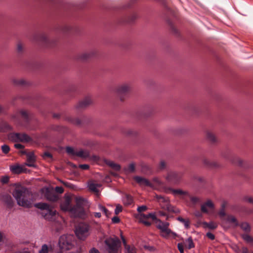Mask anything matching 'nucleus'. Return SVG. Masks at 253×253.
I'll use <instances>...</instances> for the list:
<instances>
[{"instance_id": "32", "label": "nucleus", "mask_w": 253, "mask_h": 253, "mask_svg": "<svg viewBox=\"0 0 253 253\" xmlns=\"http://www.w3.org/2000/svg\"><path fill=\"white\" fill-rule=\"evenodd\" d=\"M13 83L16 85H24L26 84V81L23 79H14Z\"/></svg>"}, {"instance_id": "2", "label": "nucleus", "mask_w": 253, "mask_h": 253, "mask_svg": "<svg viewBox=\"0 0 253 253\" xmlns=\"http://www.w3.org/2000/svg\"><path fill=\"white\" fill-rule=\"evenodd\" d=\"M74 237L72 235H63L59 240V247L62 252L70 250L74 247Z\"/></svg>"}, {"instance_id": "63", "label": "nucleus", "mask_w": 253, "mask_h": 253, "mask_svg": "<svg viewBox=\"0 0 253 253\" xmlns=\"http://www.w3.org/2000/svg\"><path fill=\"white\" fill-rule=\"evenodd\" d=\"M211 166L213 167H219V165L216 162H212L211 164Z\"/></svg>"}, {"instance_id": "24", "label": "nucleus", "mask_w": 253, "mask_h": 253, "mask_svg": "<svg viewBox=\"0 0 253 253\" xmlns=\"http://www.w3.org/2000/svg\"><path fill=\"white\" fill-rule=\"evenodd\" d=\"M105 163L112 169L116 171H119L121 169V166L120 165L114 163V162L109 160H105Z\"/></svg>"}, {"instance_id": "25", "label": "nucleus", "mask_w": 253, "mask_h": 253, "mask_svg": "<svg viewBox=\"0 0 253 253\" xmlns=\"http://www.w3.org/2000/svg\"><path fill=\"white\" fill-rule=\"evenodd\" d=\"M226 222H228L231 225L234 226H237L238 225V222L237 219L234 216L232 215H228L227 217Z\"/></svg>"}, {"instance_id": "4", "label": "nucleus", "mask_w": 253, "mask_h": 253, "mask_svg": "<svg viewBox=\"0 0 253 253\" xmlns=\"http://www.w3.org/2000/svg\"><path fill=\"white\" fill-rule=\"evenodd\" d=\"M155 197L163 209L170 212L175 213L180 212V210L178 209L170 204L169 198L158 195H156Z\"/></svg>"}, {"instance_id": "44", "label": "nucleus", "mask_w": 253, "mask_h": 253, "mask_svg": "<svg viewBox=\"0 0 253 253\" xmlns=\"http://www.w3.org/2000/svg\"><path fill=\"white\" fill-rule=\"evenodd\" d=\"M243 200L246 202H248V203H251V204H253V198L252 197H250V196L245 197L243 198Z\"/></svg>"}, {"instance_id": "21", "label": "nucleus", "mask_w": 253, "mask_h": 253, "mask_svg": "<svg viewBox=\"0 0 253 253\" xmlns=\"http://www.w3.org/2000/svg\"><path fill=\"white\" fill-rule=\"evenodd\" d=\"M206 207L209 209L212 210L214 209V204L211 200H207L205 203L201 205V211L204 213H208V211L206 210Z\"/></svg>"}, {"instance_id": "33", "label": "nucleus", "mask_w": 253, "mask_h": 253, "mask_svg": "<svg viewBox=\"0 0 253 253\" xmlns=\"http://www.w3.org/2000/svg\"><path fill=\"white\" fill-rule=\"evenodd\" d=\"M150 183L153 184L152 188H155L156 186H160L162 184V182L160 179L158 177L153 178L152 181Z\"/></svg>"}, {"instance_id": "16", "label": "nucleus", "mask_w": 253, "mask_h": 253, "mask_svg": "<svg viewBox=\"0 0 253 253\" xmlns=\"http://www.w3.org/2000/svg\"><path fill=\"white\" fill-rule=\"evenodd\" d=\"M93 103V100L90 97H86L79 102L77 105L78 108H85Z\"/></svg>"}, {"instance_id": "29", "label": "nucleus", "mask_w": 253, "mask_h": 253, "mask_svg": "<svg viewBox=\"0 0 253 253\" xmlns=\"http://www.w3.org/2000/svg\"><path fill=\"white\" fill-rule=\"evenodd\" d=\"M177 219L180 222L182 223L186 228L188 229L189 228L190 221L188 219H184L182 217L179 216L177 218Z\"/></svg>"}, {"instance_id": "9", "label": "nucleus", "mask_w": 253, "mask_h": 253, "mask_svg": "<svg viewBox=\"0 0 253 253\" xmlns=\"http://www.w3.org/2000/svg\"><path fill=\"white\" fill-rule=\"evenodd\" d=\"M9 138L13 141H20V142H29L32 139L31 138L25 133H11L9 136Z\"/></svg>"}, {"instance_id": "50", "label": "nucleus", "mask_w": 253, "mask_h": 253, "mask_svg": "<svg viewBox=\"0 0 253 253\" xmlns=\"http://www.w3.org/2000/svg\"><path fill=\"white\" fill-rule=\"evenodd\" d=\"M55 191L59 194H62L64 192V189L62 187H56L55 188Z\"/></svg>"}, {"instance_id": "11", "label": "nucleus", "mask_w": 253, "mask_h": 253, "mask_svg": "<svg viewBox=\"0 0 253 253\" xmlns=\"http://www.w3.org/2000/svg\"><path fill=\"white\" fill-rule=\"evenodd\" d=\"M131 90V86L130 84L124 83L118 85L116 88V92L117 94L122 100V96L126 94Z\"/></svg>"}, {"instance_id": "28", "label": "nucleus", "mask_w": 253, "mask_h": 253, "mask_svg": "<svg viewBox=\"0 0 253 253\" xmlns=\"http://www.w3.org/2000/svg\"><path fill=\"white\" fill-rule=\"evenodd\" d=\"M203 224L204 225L205 227L209 228L211 229H214L217 228V224L213 221L210 222L209 223L206 222H204Z\"/></svg>"}, {"instance_id": "12", "label": "nucleus", "mask_w": 253, "mask_h": 253, "mask_svg": "<svg viewBox=\"0 0 253 253\" xmlns=\"http://www.w3.org/2000/svg\"><path fill=\"white\" fill-rule=\"evenodd\" d=\"M182 176V174L180 172L170 171L168 173L166 179L168 181L173 184H178L181 180Z\"/></svg>"}, {"instance_id": "39", "label": "nucleus", "mask_w": 253, "mask_h": 253, "mask_svg": "<svg viewBox=\"0 0 253 253\" xmlns=\"http://www.w3.org/2000/svg\"><path fill=\"white\" fill-rule=\"evenodd\" d=\"M242 237L244 240L248 243H251L253 241V239L252 237L248 234H244Z\"/></svg>"}, {"instance_id": "58", "label": "nucleus", "mask_w": 253, "mask_h": 253, "mask_svg": "<svg viewBox=\"0 0 253 253\" xmlns=\"http://www.w3.org/2000/svg\"><path fill=\"white\" fill-rule=\"evenodd\" d=\"M72 122L76 125H79L81 124V121L79 119H76L75 120L72 121Z\"/></svg>"}, {"instance_id": "26", "label": "nucleus", "mask_w": 253, "mask_h": 253, "mask_svg": "<svg viewBox=\"0 0 253 253\" xmlns=\"http://www.w3.org/2000/svg\"><path fill=\"white\" fill-rule=\"evenodd\" d=\"M138 218L139 221L143 223L145 225L149 226L151 224V223L148 221V218H147V216H145V214H140Z\"/></svg>"}, {"instance_id": "59", "label": "nucleus", "mask_w": 253, "mask_h": 253, "mask_svg": "<svg viewBox=\"0 0 253 253\" xmlns=\"http://www.w3.org/2000/svg\"><path fill=\"white\" fill-rule=\"evenodd\" d=\"M14 147L17 148V149H23V146L20 144H14Z\"/></svg>"}, {"instance_id": "43", "label": "nucleus", "mask_w": 253, "mask_h": 253, "mask_svg": "<svg viewBox=\"0 0 253 253\" xmlns=\"http://www.w3.org/2000/svg\"><path fill=\"white\" fill-rule=\"evenodd\" d=\"M135 170V164L134 163H131L130 164L127 168V170L130 172H133Z\"/></svg>"}, {"instance_id": "61", "label": "nucleus", "mask_w": 253, "mask_h": 253, "mask_svg": "<svg viewBox=\"0 0 253 253\" xmlns=\"http://www.w3.org/2000/svg\"><path fill=\"white\" fill-rule=\"evenodd\" d=\"M93 215L95 217L100 218L101 216V214L100 212H95L93 213Z\"/></svg>"}, {"instance_id": "52", "label": "nucleus", "mask_w": 253, "mask_h": 253, "mask_svg": "<svg viewBox=\"0 0 253 253\" xmlns=\"http://www.w3.org/2000/svg\"><path fill=\"white\" fill-rule=\"evenodd\" d=\"M190 200L191 202L194 204H196L200 201L199 198L197 197H191Z\"/></svg>"}, {"instance_id": "22", "label": "nucleus", "mask_w": 253, "mask_h": 253, "mask_svg": "<svg viewBox=\"0 0 253 253\" xmlns=\"http://www.w3.org/2000/svg\"><path fill=\"white\" fill-rule=\"evenodd\" d=\"M10 169L11 171L14 174H20L23 172L25 170L23 166L18 164L10 166Z\"/></svg>"}, {"instance_id": "6", "label": "nucleus", "mask_w": 253, "mask_h": 253, "mask_svg": "<svg viewBox=\"0 0 253 253\" xmlns=\"http://www.w3.org/2000/svg\"><path fill=\"white\" fill-rule=\"evenodd\" d=\"M157 227L161 231L162 236L167 238L169 235L172 234L175 236L176 234L172 232L169 228V223L168 222H163L160 219H157L156 221Z\"/></svg>"}, {"instance_id": "7", "label": "nucleus", "mask_w": 253, "mask_h": 253, "mask_svg": "<svg viewBox=\"0 0 253 253\" xmlns=\"http://www.w3.org/2000/svg\"><path fill=\"white\" fill-rule=\"evenodd\" d=\"M76 205L73 207L71 213L75 217H80L84 214L83 206L85 202L84 199L81 197H77L75 199Z\"/></svg>"}, {"instance_id": "38", "label": "nucleus", "mask_w": 253, "mask_h": 253, "mask_svg": "<svg viewBox=\"0 0 253 253\" xmlns=\"http://www.w3.org/2000/svg\"><path fill=\"white\" fill-rule=\"evenodd\" d=\"M126 249L127 250L128 253H136V249L133 246L130 247V246H126Z\"/></svg>"}, {"instance_id": "1", "label": "nucleus", "mask_w": 253, "mask_h": 253, "mask_svg": "<svg viewBox=\"0 0 253 253\" xmlns=\"http://www.w3.org/2000/svg\"><path fill=\"white\" fill-rule=\"evenodd\" d=\"M12 195L18 205L27 208L32 207V194L26 188H17L13 191Z\"/></svg>"}, {"instance_id": "15", "label": "nucleus", "mask_w": 253, "mask_h": 253, "mask_svg": "<svg viewBox=\"0 0 253 253\" xmlns=\"http://www.w3.org/2000/svg\"><path fill=\"white\" fill-rule=\"evenodd\" d=\"M36 160V157L33 152L28 153L27 154V162L24 164V166L37 168V165L35 164Z\"/></svg>"}, {"instance_id": "60", "label": "nucleus", "mask_w": 253, "mask_h": 253, "mask_svg": "<svg viewBox=\"0 0 253 253\" xmlns=\"http://www.w3.org/2000/svg\"><path fill=\"white\" fill-rule=\"evenodd\" d=\"M6 203L9 206H11L12 205L13 202L10 197H9L8 200L6 201Z\"/></svg>"}, {"instance_id": "48", "label": "nucleus", "mask_w": 253, "mask_h": 253, "mask_svg": "<svg viewBox=\"0 0 253 253\" xmlns=\"http://www.w3.org/2000/svg\"><path fill=\"white\" fill-rule=\"evenodd\" d=\"M9 181V177L7 176H4L1 179V182L2 183H7Z\"/></svg>"}, {"instance_id": "55", "label": "nucleus", "mask_w": 253, "mask_h": 253, "mask_svg": "<svg viewBox=\"0 0 253 253\" xmlns=\"http://www.w3.org/2000/svg\"><path fill=\"white\" fill-rule=\"evenodd\" d=\"M89 166L86 164H83V165H80L79 168L83 169H89Z\"/></svg>"}, {"instance_id": "10", "label": "nucleus", "mask_w": 253, "mask_h": 253, "mask_svg": "<svg viewBox=\"0 0 253 253\" xmlns=\"http://www.w3.org/2000/svg\"><path fill=\"white\" fill-rule=\"evenodd\" d=\"M41 191L47 200L49 201H56L58 199L57 195L54 193L52 188L44 187L42 188Z\"/></svg>"}, {"instance_id": "57", "label": "nucleus", "mask_w": 253, "mask_h": 253, "mask_svg": "<svg viewBox=\"0 0 253 253\" xmlns=\"http://www.w3.org/2000/svg\"><path fill=\"white\" fill-rule=\"evenodd\" d=\"M89 253H99V252L98 250L93 248L90 250Z\"/></svg>"}, {"instance_id": "49", "label": "nucleus", "mask_w": 253, "mask_h": 253, "mask_svg": "<svg viewBox=\"0 0 253 253\" xmlns=\"http://www.w3.org/2000/svg\"><path fill=\"white\" fill-rule=\"evenodd\" d=\"M147 209V208L146 206H142L138 207L137 208V211L138 212H140L142 211H145Z\"/></svg>"}, {"instance_id": "37", "label": "nucleus", "mask_w": 253, "mask_h": 253, "mask_svg": "<svg viewBox=\"0 0 253 253\" xmlns=\"http://www.w3.org/2000/svg\"><path fill=\"white\" fill-rule=\"evenodd\" d=\"M186 242L187 243V245H186V247L188 249H190L194 247V244L193 240H192V238L191 237L187 239V240L186 241Z\"/></svg>"}, {"instance_id": "40", "label": "nucleus", "mask_w": 253, "mask_h": 253, "mask_svg": "<svg viewBox=\"0 0 253 253\" xmlns=\"http://www.w3.org/2000/svg\"><path fill=\"white\" fill-rule=\"evenodd\" d=\"M48 248L46 245L44 244L42 246L41 250L39 251V253H47Z\"/></svg>"}, {"instance_id": "35", "label": "nucleus", "mask_w": 253, "mask_h": 253, "mask_svg": "<svg viewBox=\"0 0 253 253\" xmlns=\"http://www.w3.org/2000/svg\"><path fill=\"white\" fill-rule=\"evenodd\" d=\"M241 227L244 231L246 232H249L251 229L249 224L247 222L242 223L241 224Z\"/></svg>"}, {"instance_id": "56", "label": "nucleus", "mask_w": 253, "mask_h": 253, "mask_svg": "<svg viewBox=\"0 0 253 253\" xmlns=\"http://www.w3.org/2000/svg\"><path fill=\"white\" fill-rule=\"evenodd\" d=\"M147 218L148 219L149 217L152 218L153 219H156V216L153 213H149L148 214L145 215Z\"/></svg>"}, {"instance_id": "18", "label": "nucleus", "mask_w": 253, "mask_h": 253, "mask_svg": "<svg viewBox=\"0 0 253 253\" xmlns=\"http://www.w3.org/2000/svg\"><path fill=\"white\" fill-rule=\"evenodd\" d=\"M71 199L69 197H66L64 201L61 204V209L64 211H69L71 212V210L73 209L70 205Z\"/></svg>"}, {"instance_id": "27", "label": "nucleus", "mask_w": 253, "mask_h": 253, "mask_svg": "<svg viewBox=\"0 0 253 253\" xmlns=\"http://www.w3.org/2000/svg\"><path fill=\"white\" fill-rule=\"evenodd\" d=\"M123 201L125 205L128 206L133 203V199L131 196L126 194L123 198Z\"/></svg>"}, {"instance_id": "36", "label": "nucleus", "mask_w": 253, "mask_h": 253, "mask_svg": "<svg viewBox=\"0 0 253 253\" xmlns=\"http://www.w3.org/2000/svg\"><path fill=\"white\" fill-rule=\"evenodd\" d=\"M37 40L42 42H47V37L46 35L42 34L38 37Z\"/></svg>"}, {"instance_id": "3", "label": "nucleus", "mask_w": 253, "mask_h": 253, "mask_svg": "<svg viewBox=\"0 0 253 253\" xmlns=\"http://www.w3.org/2000/svg\"><path fill=\"white\" fill-rule=\"evenodd\" d=\"M35 207L43 211L41 214L46 220H51L53 219V217L56 215V211L52 209L47 204L39 203L36 204Z\"/></svg>"}, {"instance_id": "64", "label": "nucleus", "mask_w": 253, "mask_h": 253, "mask_svg": "<svg viewBox=\"0 0 253 253\" xmlns=\"http://www.w3.org/2000/svg\"><path fill=\"white\" fill-rule=\"evenodd\" d=\"M242 252L243 253H248V249L246 247H243L242 248Z\"/></svg>"}, {"instance_id": "5", "label": "nucleus", "mask_w": 253, "mask_h": 253, "mask_svg": "<svg viewBox=\"0 0 253 253\" xmlns=\"http://www.w3.org/2000/svg\"><path fill=\"white\" fill-rule=\"evenodd\" d=\"M106 250L108 253H117L121 247V241L119 239L115 236L109 237L105 240Z\"/></svg>"}, {"instance_id": "42", "label": "nucleus", "mask_w": 253, "mask_h": 253, "mask_svg": "<svg viewBox=\"0 0 253 253\" xmlns=\"http://www.w3.org/2000/svg\"><path fill=\"white\" fill-rule=\"evenodd\" d=\"M123 207L121 205L118 204L116 205V207L115 210V213L118 214L120 212L122 211Z\"/></svg>"}, {"instance_id": "41", "label": "nucleus", "mask_w": 253, "mask_h": 253, "mask_svg": "<svg viewBox=\"0 0 253 253\" xmlns=\"http://www.w3.org/2000/svg\"><path fill=\"white\" fill-rule=\"evenodd\" d=\"M1 150L3 153L7 154L10 150L9 146L7 145H3L1 146Z\"/></svg>"}, {"instance_id": "62", "label": "nucleus", "mask_w": 253, "mask_h": 253, "mask_svg": "<svg viewBox=\"0 0 253 253\" xmlns=\"http://www.w3.org/2000/svg\"><path fill=\"white\" fill-rule=\"evenodd\" d=\"M22 49H23V46L21 44H18V45H17V50L19 51V52H21L22 51Z\"/></svg>"}, {"instance_id": "46", "label": "nucleus", "mask_w": 253, "mask_h": 253, "mask_svg": "<svg viewBox=\"0 0 253 253\" xmlns=\"http://www.w3.org/2000/svg\"><path fill=\"white\" fill-rule=\"evenodd\" d=\"M166 163L164 161H161L159 164V168L160 169H164L166 168Z\"/></svg>"}, {"instance_id": "14", "label": "nucleus", "mask_w": 253, "mask_h": 253, "mask_svg": "<svg viewBox=\"0 0 253 253\" xmlns=\"http://www.w3.org/2000/svg\"><path fill=\"white\" fill-rule=\"evenodd\" d=\"M21 116L23 119L27 120L29 117V112L25 110L21 109L15 112L11 116V118L14 121L18 120L19 117Z\"/></svg>"}, {"instance_id": "47", "label": "nucleus", "mask_w": 253, "mask_h": 253, "mask_svg": "<svg viewBox=\"0 0 253 253\" xmlns=\"http://www.w3.org/2000/svg\"><path fill=\"white\" fill-rule=\"evenodd\" d=\"M42 157L43 159H46L47 158H50V159H51L52 158V155L51 154L49 153V152H45L43 155H42Z\"/></svg>"}, {"instance_id": "31", "label": "nucleus", "mask_w": 253, "mask_h": 253, "mask_svg": "<svg viewBox=\"0 0 253 253\" xmlns=\"http://www.w3.org/2000/svg\"><path fill=\"white\" fill-rule=\"evenodd\" d=\"M99 210L102 211L107 217H109L111 213L104 206L101 205H98Z\"/></svg>"}, {"instance_id": "53", "label": "nucleus", "mask_w": 253, "mask_h": 253, "mask_svg": "<svg viewBox=\"0 0 253 253\" xmlns=\"http://www.w3.org/2000/svg\"><path fill=\"white\" fill-rule=\"evenodd\" d=\"M112 221L114 223H118L120 221V220L118 216H114L112 218Z\"/></svg>"}, {"instance_id": "51", "label": "nucleus", "mask_w": 253, "mask_h": 253, "mask_svg": "<svg viewBox=\"0 0 253 253\" xmlns=\"http://www.w3.org/2000/svg\"><path fill=\"white\" fill-rule=\"evenodd\" d=\"M177 248L180 253H184L183 245L182 243H178Z\"/></svg>"}, {"instance_id": "20", "label": "nucleus", "mask_w": 253, "mask_h": 253, "mask_svg": "<svg viewBox=\"0 0 253 253\" xmlns=\"http://www.w3.org/2000/svg\"><path fill=\"white\" fill-rule=\"evenodd\" d=\"M101 187V184L95 183L93 181H90L88 183V187L89 190L96 194L99 192L98 188Z\"/></svg>"}, {"instance_id": "23", "label": "nucleus", "mask_w": 253, "mask_h": 253, "mask_svg": "<svg viewBox=\"0 0 253 253\" xmlns=\"http://www.w3.org/2000/svg\"><path fill=\"white\" fill-rule=\"evenodd\" d=\"M76 156L84 159L87 158L89 157V152L86 150H77Z\"/></svg>"}, {"instance_id": "45", "label": "nucleus", "mask_w": 253, "mask_h": 253, "mask_svg": "<svg viewBox=\"0 0 253 253\" xmlns=\"http://www.w3.org/2000/svg\"><path fill=\"white\" fill-rule=\"evenodd\" d=\"M224 208H225V205L222 204V209L220 210V211L219 212V215L220 217H223L225 215V212L224 211Z\"/></svg>"}, {"instance_id": "34", "label": "nucleus", "mask_w": 253, "mask_h": 253, "mask_svg": "<svg viewBox=\"0 0 253 253\" xmlns=\"http://www.w3.org/2000/svg\"><path fill=\"white\" fill-rule=\"evenodd\" d=\"M67 153L72 156H76L77 150H75L73 148L71 147H67L66 148Z\"/></svg>"}, {"instance_id": "13", "label": "nucleus", "mask_w": 253, "mask_h": 253, "mask_svg": "<svg viewBox=\"0 0 253 253\" xmlns=\"http://www.w3.org/2000/svg\"><path fill=\"white\" fill-rule=\"evenodd\" d=\"M165 192L167 194L171 193L173 196H180L182 198L188 196L189 193L186 191H183L180 189H174L171 188H168L165 190Z\"/></svg>"}, {"instance_id": "54", "label": "nucleus", "mask_w": 253, "mask_h": 253, "mask_svg": "<svg viewBox=\"0 0 253 253\" xmlns=\"http://www.w3.org/2000/svg\"><path fill=\"white\" fill-rule=\"evenodd\" d=\"M207 236L211 240H214L215 238L214 235L211 232H208L206 234Z\"/></svg>"}, {"instance_id": "19", "label": "nucleus", "mask_w": 253, "mask_h": 253, "mask_svg": "<svg viewBox=\"0 0 253 253\" xmlns=\"http://www.w3.org/2000/svg\"><path fill=\"white\" fill-rule=\"evenodd\" d=\"M134 179L141 186H147L149 187H153L154 186L152 183H150L149 181L145 178L137 176H135Z\"/></svg>"}, {"instance_id": "30", "label": "nucleus", "mask_w": 253, "mask_h": 253, "mask_svg": "<svg viewBox=\"0 0 253 253\" xmlns=\"http://www.w3.org/2000/svg\"><path fill=\"white\" fill-rule=\"evenodd\" d=\"M206 137L212 143L216 142L217 140L215 135L211 132H208L206 134Z\"/></svg>"}, {"instance_id": "17", "label": "nucleus", "mask_w": 253, "mask_h": 253, "mask_svg": "<svg viewBox=\"0 0 253 253\" xmlns=\"http://www.w3.org/2000/svg\"><path fill=\"white\" fill-rule=\"evenodd\" d=\"M95 55V52L93 51H85L79 54L78 56V59L81 61H85Z\"/></svg>"}, {"instance_id": "8", "label": "nucleus", "mask_w": 253, "mask_h": 253, "mask_svg": "<svg viewBox=\"0 0 253 253\" xmlns=\"http://www.w3.org/2000/svg\"><path fill=\"white\" fill-rule=\"evenodd\" d=\"M75 233L80 240H84L89 235V226L84 223H81L76 228Z\"/></svg>"}]
</instances>
